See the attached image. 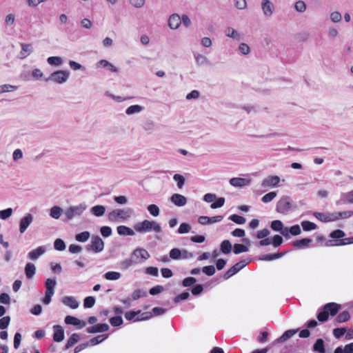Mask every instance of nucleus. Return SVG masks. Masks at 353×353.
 I'll return each mask as SVG.
<instances>
[{
	"mask_svg": "<svg viewBox=\"0 0 353 353\" xmlns=\"http://www.w3.org/2000/svg\"><path fill=\"white\" fill-rule=\"evenodd\" d=\"M281 179L279 176H268L261 182V188L268 189L279 186Z\"/></svg>",
	"mask_w": 353,
	"mask_h": 353,
	"instance_id": "9",
	"label": "nucleus"
},
{
	"mask_svg": "<svg viewBox=\"0 0 353 353\" xmlns=\"http://www.w3.org/2000/svg\"><path fill=\"white\" fill-rule=\"evenodd\" d=\"M36 272V267L32 263H28L25 267V274L28 279H31Z\"/></svg>",
	"mask_w": 353,
	"mask_h": 353,
	"instance_id": "32",
	"label": "nucleus"
},
{
	"mask_svg": "<svg viewBox=\"0 0 353 353\" xmlns=\"http://www.w3.org/2000/svg\"><path fill=\"white\" fill-rule=\"evenodd\" d=\"M117 232L121 236H134V231L125 225H119L117 228Z\"/></svg>",
	"mask_w": 353,
	"mask_h": 353,
	"instance_id": "29",
	"label": "nucleus"
},
{
	"mask_svg": "<svg viewBox=\"0 0 353 353\" xmlns=\"http://www.w3.org/2000/svg\"><path fill=\"white\" fill-rule=\"evenodd\" d=\"M95 303V299L93 296H88L84 299L83 306L85 308L93 307Z\"/></svg>",
	"mask_w": 353,
	"mask_h": 353,
	"instance_id": "59",
	"label": "nucleus"
},
{
	"mask_svg": "<svg viewBox=\"0 0 353 353\" xmlns=\"http://www.w3.org/2000/svg\"><path fill=\"white\" fill-rule=\"evenodd\" d=\"M229 219L234 221L237 224H244L245 223V219L241 216L237 214H233L229 217Z\"/></svg>",
	"mask_w": 353,
	"mask_h": 353,
	"instance_id": "56",
	"label": "nucleus"
},
{
	"mask_svg": "<svg viewBox=\"0 0 353 353\" xmlns=\"http://www.w3.org/2000/svg\"><path fill=\"white\" fill-rule=\"evenodd\" d=\"M65 323L75 326H80L81 327H85L86 324L85 321H81L79 319L69 315L65 316Z\"/></svg>",
	"mask_w": 353,
	"mask_h": 353,
	"instance_id": "27",
	"label": "nucleus"
},
{
	"mask_svg": "<svg viewBox=\"0 0 353 353\" xmlns=\"http://www.w3.org/2000/svg\"><path fill=\"white\" fill-rule=\"evenodd\" d=\"M223 216L218 215L212 217H208L206 216H201L198 219V222L201 225L212 224L216 222H220L223 220Z\"/></svg>",
	"mask_w": 353,
	"mask_h": 353,
	"instance_id": "15",
	"label": "nucleus"
},
{
	"mask_svg": "<svg viewBox=\"0 0 353 353\" xmlns=\"http://www.w3.org/2000/svg\"><path fill=\"white\" fill-rule=\"evenodd\" d=\"M21 50L18 54V58L23 59L29 56L33 52V47L30 43H21Z\"/></svg>",
	"mask_w": 353,
	"mask_h": 353,
	"instance_id": "19",
	"label": "nucleus"
},
{
	"mask_svg": "<svg viewBox=\"0 0 353 353\" xmlns=\"http://www.w3.org/2000/svg\"><path fill=\"white\" fill-rule=\"evenodd\" d=\"M249 263V261L248 260H241V261L234 264L231 268H230L227 272H225L223 275V279L227 280L230 279L231 276L236 274L241 270H242L245 266H246Z\"/></svg>",
	"mask_w": 353,
	"mask_h": 353,
	"instance_id": "8",
	"label": "nucleus"
},
{
	"mask_svg": "<svg viewBox=\"0 0 353 353\" xmlns=\"http://www.w3.org/2000/svg\"><path fill=\"white\" fill-rule=\"evenodd\" d=\"M313 215L319 221L325 223L335 221L336 217V216L334 215V212L321 213L315 212L313 213Z\"/></svg>",
	"mask_w": 353,
	"mask_h": 353,
	"instance_id": "13",
	"label": "nucleus"
},
{
	"mask_svg": "<svg viewBox=\"0 0 353 353\" xmlns=\"http://www.w3.org/2000/svg\"><path fill=\"white\" fill-rule=\"evenodd\" d=\"M133 214L134 210L131 208H117L108 212L107 216L110 222L118 223L129 220Z\"/></svg>",
	"mask_w": 353,
	"mask_h": 353,
	"instance_id": "1",
	"label": "nucleus"
},
{
	"mask_svg": "<svg viewBox=\"0 0 353 353\" xmlns=\"http://www.w3.org/2000/svg\"><path fill=\"white\" fill-rule=\"evenodd\" d=\"M143 128L146 132H152L155 129V123L152 121H148L144 123Z\"/></svg>",
	"mask_w": 353,
	"mask_h": 353,
	"instance_id": "61",
	"label": "nucleus"
},
{
	"mask_svg": "<svg viewBox=\"0 0 353 353\" xmlns=\"http://www.w3.org/2000/svg\"><path fill=\"white\" fill-rule=\"evenodd\" d=\"M224 34L227 37H229L234 41H239L243 39V35L238 30L234 28L228 26L225 28Z\"/></svg>",
	"mask_w": 353,
	"mask_h": 353,
	"instance_id": "14",
	"label": "nucleus"
},
{
	"mask_svg": "<svg viewBox=\"0 0 353 353\" xmlns=\"http://www.w3.org/2000/svg\"><path fill=\"white\" fill-rule=\"evenodd\" d=\"M69 77L70 72L68 70H57L51 73L46 81L63 84L68 81Z\"/></svg>",
	"mask_w": 353,
	"mask_h": 353,
	"instance_id": "5",
	"label": "nucleus"
},
{
	"mask_svg": "<svg viewBox=\"0 0 353 353\" xmlns=\"http://www.w3.org/2000/svg\"><path fill=\"white\" fill-rule=\"evenodd\" d=\"M104 242L99 236L92 237L90 243L86 247L87 250H92L96 253L103 250Z\"/></svg>",
	"mask_w": 353,
	"mask_h": 353,
	"instance_id": "7",
	"label": "nucleus"
},
{
	"mask_svg": "<svg viewBox=\"0 0 353 353\" xmlns=\"http://www.w3.org/2000/svg\"><path fill=\"white\" fill-rule=\"evenodd\" d=\"M173 179L177 182V186L179 188H181L183 186L185 183V179L182 175L179 174H175L173 176Z\"/></svg>",
	"mask_w": 353,
	"mask_h": 353,
	"instance_id": "63",
	"label": "nucleus"
},
{
	"mask_svg": "<svg viewBox=\"0 0 353 353\" xmlns=\"http://www.w3.org/2000/svg\"><path fill=\"white\" fill-rule=\"evenodd\" d=\"M284 255L283 252L276 253V254H265L260 258L261 260L263 261H272L282 257Z\"/></svg>",
	"mask_w": 353,
	"mask_h": 353,
	"instance_id": "42",
	"label": "nucleus"
},
{
	"mask_svg": "<svg viewBox=\"0 0 353 353\" xmlns=\"http://www.w3.org/2000/svg\"><path fill=\"white\" fill-rule=\"evenodd\" d=\"M170 257L174 260L181 259V250L178 248H173L170 252Z\"/></svg>",
	"mask_w": 353,
	"mask_h": 353,
	"instance_id": "52",
	"label": "nucleus"
},
{
	"mask_svg": "<svg viewBox=\"0 0 353 353\" xmlns=\"http://www.w3.org/2000/svg\"><path fill=\"white\" fill-rule=\"evenodd\" d=\"M330 19L333 23H339L342 19V15L339 11H334L330 13Z\"/></svg>",
	"mask_w": 353,
	"mask_h": 353,
	"instance_id": "49",
	"label": "nucleus"
},
{
	"mask_svg": "<svg viewBox=\"0 0 353 353\" xmlns=\"http://www.w3.org/2000/svg\"><path fill=\"white\" fill-rule=\"evenodd\" d=\"M47 62L50 65L59 66L63 64V59L60 57H50L47 59Z\"/></svg>",
	"mask_w": 353,
	"mask_h": 353,
	"instance_id": "38",
	"label": "nucleus"
},
{
	"mask_svg": "<svg viewBox=\"0 0 353 353\" xmlns=\"http://www.w3.org/2000/svg\"><path fill=\"white\" fill-rule=\"evenodd\" d=\"M299 331L298 329L295 330H288L285 331L279 339L278 341L279 343H283L286 341H288L289 339L292 337L297 332Z\"/></svg>",
	"mask_w": 353,
	"mask_h": 353,
	"instance_id": "31",
	"label": "nucleus"
},
{
	"mask_svg": "<svg viewBox=\"0 0 353 353\" xmlns=\"http://www.w3.org/2000/svg\"><path fill=\"white\" fill-rule=\"evenodd\" d=\"M348 203H353V190L348 192L341 193L340 200L336 201L337 205Z\"/></svg>",
	"mask_w": 353,
	"mask_h": 353,
	"instance_id": "16",
	"label": "nucleus"
},
{
	"mask_svg": "<svg viewBox=\"0 0 353 353\" xmlns=\"http://www.w3.org/2000/svg\"><path fill=\"white\" fill-rule=\"evenodd\" d=\"M271 228L276 232H279L286 239H290V236L288 233V228L284 227L281 221H273L271 223Z\"/></svg>",
	"mask_w": 353,
	"mask_h": 353,
	"instance_id": "10",
	"label": "nucleus"
},
{
	"mask_svg": "<svg viewBox=\"0 0 353 353\" xmlns=\"http://www.w3.org/2000/svg\"><path fill=\"white\" fill-rule=\"evenodd\" d=\"M307 8L305 3L302 0L297 1L294 4V9L296 12L303 13Z\"/></svg>",
	"mask_w": 353,
	"mask_h": 353,
	"instance_id": "45",
	"label": "nucleus"
},
{
	"mask_svg": "<svg viewBox=\"0 0 353 353\" xmlns=\"http://www.w3.org/2000/svg\"><path fill=\"white\" fill-rule=\"evenodd\" d=\"M57 282L55 279H47L45 283L46 285V292L45 294L49 295H54V289L56 286Z\"/></svg>",
	"mask_w": 353,
	"mask_h": 353,
	"instance_id": "26",
	"label": "nucleus"
},
{
	"mask_svg": "<svg viewBox=\"0 0 353 353\" xmlns=\"http://www.w3.org/2000/svg\"><path fill=\"white\" fill-rule=\"evenodd\" d=\"M90 236V232L88 231H85L79 234H77L75 236V239L79 242H85L86 241L88 240Z\"/></svg>",
	"mask_w": 353,
	"mask_h": 353,
	"instance_id": "46",
	"label": "nucleus"
},
{
	"mask_svg": "<svg viewBox=\"0 0 353 353\" xmlns=\"http://www.w3.org/2000/svg\"><path fill=\"white\" fill-rule=\"evenodd\" d=\"M249 250L248 248L243 244L236 243L234 245L233 252L235 254H239L242 252H246Z\"/></svg>",
	"mask_w": 353,
	"mask_h": 353,
	"instance_id": "43",
	"label": "nucleus"
},
{
	"mask_svg": "<svg viewBox=\"0 0 353 353\" xmlns=\"http://www.w3.org/2000/svg\"><path fill=\"white\" fill-rule=\"evenodd\" d=\"M301 226L305 231H310L316 228V225L308 221H304L301 223Z\"/></svg>",
	"mask_w": 353,
	"mask_h": 353,
	"instance_id": "48",
	"label": "nucleus"
},
{
	"mask_svg": "<svg viewBox=\"0 0 353 353\" xmlns=\"http://www.w3.org/2000/svg\"><path fill=\"white\" fill-rule=\"evenodd\" d=\"M134 228L139 233H146L154 231L156 233H160L162 231L159 223L154 221L145 219L141 222L137 223Z\"/></svg>",
	"mask_w": 353,
	"mask_h": 353,
	"instance_id": "2",
	"label": "nucleus"
},
{
	"mask_svg": "<svg viewBox=\"0 0 353 353\" xmlns=\"http://www.w3.org/2000/svg\"><path fill=\"white\" fill-rule=\"evenodd\" d=\"M234 7L240 10H245L248 7L246 0H234Z\"/></svg>",
	"mask_w": 353,
	"mask_h": 353,
	"instance_id": "50",
	"label": "nucleus"
},
{
	"mask_svg": "<svg viewBox=\"0 0 353 353\" xmlns=\"http://www.w3.org/2000/svg\"><path fill=\"white\" fill-rule=\"evenodd\" d=\"M150 256L149 252L144 248H137L131 254L132 261L135 263H141Z\"/></svg>",
	"mask_w": 353,
	"mask_h": 353,
	"instance_id": "6",
	"label": "nucleus"
},
{
	"mask_svg": "<svg viewBox=\"0 0 353 353\" xmlns=\"http://www.w3.org/2000/svg\"><path fill=\"white\" fill-rule=\"evenodd\" d=\"M170 201L178 207H182L186 205L187 199L183 195L176 193L172 195Z\"/></svg>",
	"mask_w": 353,
	"mask_h": 353,
	"instance_id": "20",
	"label": "nucleus"
},
{
	"mask_svg": "<svg viewBox=\"0 0 353 353\" xmlns=\"http://www.w3.org/2000/svg\"><path fill=\"white\" fill-rule=\"evenodd\" d=\"M53 340L55 342H61L64 339V332L61 325H55L53 326Z\"/></svg>",
	"mask_w": 353,
	"mask_h": 353,
	"instance_id": "22",
	"label": "nucleus"
},
{
	"mask_svg": "<svg viewBox=\"0 0 353 353\" xmlns=\"http://www.w3.org/2000/svg\"><path fill=\"white\" fill-rule=\"evenodd\" d=\"M334 215L336 216V221L339 219L348 218L353 215V211H345L343 212H334Z\"/></svg>",
	"mask_w": 353,
	"mask_h": 353,
	"instance_id": "58",
	"label": "nucleus"
},
{
	"mask_svg": "<svg viewBox=\"0 0 353 353\" xmlns=\"http://www.w3.org/2000/svg\"><path fill=\"white\" fill-rule=\"evenodd\" d=\"M148 212L151 215L153 216H159L160 213V210L159 207L155 204H150L147 208Z\"/></svg>",
	"mask_w": 353,
	"mask_h": 353,
	"instance_id": "51",
	"label": "nucleus"
},
{
	"mask_svg": "<svg viewBox=\"0 0 353 353\" xmlns=\"http://www.w3.org/2000/svg\"><path fill=\"white\" fill-rule=\"evenodd\" d=\"M80 339V336L78 334L74 333L72 334V336L69 338L65 345V349L68 350L73 346L76 343H77Z\"/></svg>",
	"mask_w": 353,
	"mask_h": 353,
	"instance_id": "37",
	"label": "nucleus"
},
{
	"mask_svg": "<svg viewBox=\"0 0 353 353\" xmlns=\"http://www.w3.org/2000/svg\"><path fill=\"white\" fill-rule=\"evenodd\" d=\"M54 249L59 251H63L65 249V244L61 239H57L54 243Z\"/></svg>",
	"mask_w": 353,
	"mask_h": 353,
	"instance_id": "54",
	"label": "nucleus"
},
{
	"mask_svg": "<svg viewBox=\"0 0 353 353\" xmlns=\"http://www.w3.org/2000/svg\"><path fill=\"white\" fill-rule=\"evenodd\" d=\"M63 212V209L59 206H54L50 209V215L51 217L58 219Z\"/></svg>",
	"mask_w": 353,
	"mask_h": 353,
	"instance_id": "39",
	"label": "nucleus"
},
{
	"mask_svg": "<svg viewBox=\"0 0 353 353\" xmlns=\"http://www.w3.org/2000/svg\"><path fill=\"white\" fill-rule=\"evenodd\" d=\"M295 208V205L289 196H283L276 203V210L281 214H287Z\"/></svg>",
	"mask_w": 353,
	"mask_h": 353,
	"instance_id": "3",
	"label": "nucleus"
},
{
	"mask_svg": "<svg viewBox=\"0 0 353 353\" xmlns=\"http://www.w3.org/2000/svg\"><path fill=\"white\" fill-rule=\"evenodd\" d=\"M232 244L228 240H224L221 243V250L223 254H228L232 250Z\"/></svg>",
	"mask_w": 353,
	"mask_h": 353,
	"instance_id": "40",
	"label": "nucleus"
},
{
	"mask_svg": "<svg viewBox=\"0 0 353 353\" xmlns=\"http://www.w3.org/2000/svg\"><path fill=\"white\" fill-rule=\"evenodd\" d=\"M301 232V228L299 225H294L292 226L290 229L288 228V234L291 236V235L296 236L300 234Z\"/></svg>",
	"mask_w": 353,
	"mask_h": 353,
	"instance_id": "57",
	"label": "nucleus"
},
{
	"mask_svg": "<svg viewBox=\"0 0 353 353\" xmlns=\"http://www.w3.org/2000/svg\"><path fill=\"white\" fill-rule=\"evenodd\" d=\"M274 6L270 0H263L261 1V10L263 14L266 17H271L274 12Z\"/></svg>",
	"mask_w": 353,
	"mask_h": 353,
	"instance_id": "11",
	"label": "nucleus"
},
{
	"mask_svg": "<svg viewBox=\"0 0 353 353\" xmlns=\"http://www.w3.org/2000/svg\"><path fill=\"white\" fill-rule=\"evenodd\" d=\"M107 338H108V334L99 335V336H97L96 337L91 339L88 343H89V345L93 346V345H96L101 343L103 341H104Z\"/></svg>",
	"mask_w": 353,
	"mask_h": 353,
	"instance_id": "44",
	"label": "nucleus"
},
{
	"mask_svg": "<svg viewBox=\"0 0 353 353\" xmlns=\"http://www.w3.org/2000/svg\"><path fill=\"white\" fill-rule=\"evenodd\" d=\"M110 327L107 323H101L87 328L88 333L103 332L109 330Z\"/></svg>",
	"mask_w": 353,
	"mask_h": 353,
	"instance_id": "24",
	"label": "nucleus"
},
{
	"mask_svg": "<svg viewBox=\"0 0 353 353\" xmlns=\"http://www.w3.org/2000/svg\"><path fill=\"white\" fill-rule=\"evenodd\" d=\"M61 301L65 305H66L72 309H77L79 305V303L73 296H64V297H63Z\"/></svg>",
	"mask_w": 353,
	"mask_h": 353,
	"instance_id": "23",
	"label": "nucleus"
},
{
	"mask_svg": "<svg viewBox=\"0 0 353 353\" xmlns=\"http://www.w3.org/2000/svg\"><path fill=\"white\" fill-rule=\"evenodd\" d=\"M340 307V305L337 303H329L324 306V310H327L328 314H330L331 316H334L338 312Z\"/></svg>",
	"mask_w": 353,
	"mask_h": 353,
	"instance_id": "30",
	"label": "nucleus"
},
{
	"mask_svg": "<svg viewBox=\"0 0 353 353\" xmlns=\"http://www.w3.org/2000/svg\"><path fill=\"white\" fill-rule=\"evenodd\" d=\"M193 55H194V58L195 59L196 65L204 66V65H208L210 64V61L205 56H204L201 54H199V53H194Z\"/></svg>",
	"mask_w": 353,
	"mask_h": 353,
	"instance_id": "28",
	"label": "nucleus"
},
{
	"mask_svg": "<svg viewBox=\"0 0 353 353\" xmlns=\"http://www.w3.org/2000/svg\"><path fill=\"white\" fill-rule=\"evenodd\" d=\"M191 230V226L185 223H183L180 225L178 232L179 234H186L188 233Z\"/></svg>",
	"mask_w": 353,
	"mask_h": 353,
	"instance_id": "62",
	"label": "nucleus"
},
{
	"mask_svg": "<svg viewBox=\"0 0 353 353\" xmlns=\"http://www.w3.org/2000/svg\"><path fill=\"white\" fill-rule=\"evenodd\" d=\"M250 179L234 177L230 180V184L234 187L241 188L250 185Z\"/></svg>",
	"mask_w": 353,
	"mask_h": 353,
	"instance_id": "18",
	"label": "nucleus"
},
{
	"mask_svg": "<svg viewBox=\"0 0 353 353\" xmlns=\"http://www.w3.org/2000/svg\"><path fill=\"white\" fill-rule=\"evenodd\" d=\"M181 23V17L178 14H172L168 19V24L171 30H176Z\"/></svg>",
	"mask_w": 353,
	"mask_h": 353,
	"instance_id": "17",
	"label": "nucleus"
},
{
	"mask_svg": "<svg viewBox=\"0 0 353 353\" xmlns=\"http://www.w3.org/2000/svg\"><path fill=\"white\" fill-rule=\"evenodd\" d=\"M33 221L32 214L28 213L23 218L21 219L19 222V232L23 234L26 232L28 226Z\"/></svg>",
	"mask_w": 353,
	"mask_h": 353,
	"instance_id": "12",
	"label": "nucleus"
},
{
	"mask_svg": "<svg viewBox=\"0 0 353 353\" xmlns=\"http://www.w3.org/2000/svg\"><path fill=\"white\" fill-rule=\"evenodd\" d=\"M239 52L243 55H248L250 53V48L245 43H241L238 47Z\"/></svg>",
	"mask_w": 353,
	"mask_h": 353,
	"instance_id": "47",
	"label": "nucleus"
},
{
	"mask_svg": "<svg viewBox=\"0 0 353 353\" xmlns=\"http://www.w3.org/2000/svg\"><path fill=\"white\" fill-rule=\"evenodd\" d=\"M311 242L312 239L308 238L296 240L294 242V246L298 249H302L307 247Z\"/></svg>",
	"mask_w": 353,
	"mask_h": 353,
	"instance_id": "33",
	"label": "nucleus"
},
{
	"mask_svg": "<svg viewBox=\"0 0 353 353\" xmlns=\"http://www.w3.org/2000/svg\"><path fill=\"white\" fill-rule=\"evenodd\" d=\"M143 107L140 105H133L128 107L126 110L125 113L128 115H132L134 114H137L143 111Z\"/></svg>",
	"mask_w": 353,
	"mask_h": 353,
	"instance_id": "35",
	"label": "nucleus"
},
{
	"mask_svg": "<svg viewBox=\"0 0 353 353\" xmlns=\"http://www.w3.org/2000/svg\"><path fill=\"white\" fill-rule=\"evenodd\" d=\"M46 252V248L43 246H39L37 249L30 251L28 253V258L30 260L35 261Z\"/></svg>",
	"mask_w": 353,
	"mask_h": 353,
	"instance_id": "25",
	"label": "nucleus"
},
{
	"mask_svg": "<svg viewBox=\"0 0 353 353\" xmlns=\"http://www.w3.org/2000/svg\"><path fill=\"white\" fill-rule=\"evenodd\" d=\"M97 68H103L106 69L107 70H109L112 72H118L119 70L117 67L113 65L110 62L105 59H101L97 62L96 63Z\"/></svg>",
	"mask_w": 353,
	"mask_h": 353,
	"instance_id": "21",
	"label": "nucleus"
},
{
	"mask_svg": "<svg viewBox=\"0 0 353 353\" xmlns=\"http://www.w3.org/2000/svg\"><path fill=\"white\" fill-rule=\"evenodd\" d=\"M121 274L120 272H113V271L108 272L104 274V277L107 280H110V281L118 280L121 278Z\"/></svg>",
	"mask_w": 353,
	"mask_h": 353,
	"instance_id": "41",
	"label": "nucleus"
},
{
	"mask_svg": "<svg viewBox=\"0 0 353 353\" xmlns=\"http://www.w3.org/2000/svg\"><path fill=\"white\" fill-rule=\"evenodd\" d=\"M349 319H350L349 313L346 311H344V312L340 313L337 316L336 321L339 323H343V322L347 321Z\"/></svg>",
	"mask_w": 353,
	"mask_h": 353,
	"instance_id": "64",
	"label": "nucleus"
},
{
	"mask_svg": "<svg viewBox=\"0 0 353 353\" xmlns=\"http://www.w3.org/2000/svg\"><path fill=\"white\" fill-rule=\"evenodd\" d=\"M13 210L12 208H9L6 210H3L0 211V219L3 220H6L12 216Z\"/></svg>",
	"mask_w": 353,
	"mask_h": 353,
	"instance_id": "55",
	"label": "nucleus"
},
{
	"mask_svg": "<svg viewBox=\"0 0 353 353\" xmlns=\"http://www.w3.org/2000/svg\"><path fill=\"white\" fill-rule=\"evenodd\" d=\"M313 350L319 353H325L324 342L323 339H319L316 340L313 346Z\"/></svg>",
	"mask_w": 353,
	"mask_h": 353,
	"instance_id": "36",
	"label": "nucleus"
},
{
	"mask_svg": "<svg viewBox=\"0 0 353 353\" xmlns=\"http://www.w3.org/2000/svg\"><path fill=\"white\" fill-rule=\"evenodd\" d=\"M276 196V192H270L266 194H265L262 198V202L267 203L272 201Z\"/></svg>",
	"mask_w": 353,
	"mask_h": 353,
	"instance_id": "53",
	"label": "nucleus"
},
{
	"mask_svg": "<svg viewBox=\"0 0 353 353\" xmlns=\"http://www.w3.org/2000/svg\"><path fill=\"white\" fill-rule=\"evenodd\" d=\"M87 205L85 203H80L77 205H72L64 211V216L66 221H70L74 218L80 216L86 210Z\"/></svg>",
	"mask_w": 353,
	"mask_h": 353,
	"instance_id": "4",
	"label": "nucleus"
},
{
	"mask_svg": "<svg viewBox=\"0 0 353 353\" xmlns=\"http://www.w3.org/2000/svg\"><path fill=\"white\" fill-rule=\"evenodd\" d=\"M91 212L96 216H101L105 214V208L101 205H97L90 209Z\"/></svg>",
	"mask_w": 353,
	"mask_h": 353,
	"instance_id": "34",
	"label": "nucleus"
},
{
	"mask_svg": "<svg viewBox=\"0 0 353 353\" xmlns=\"http://www.w3.org/2000/svg\"><path fill=\"white\" fill-rule=\"evenodd\" d=\"M10 317L9 316H3L0 319V329L4 330L8 327L10 324Z\"/></svg>",
	"mask_w": 353,
	"mask_h": 353,
	"instance_id": "60",
	"label": "nucleus"
}]
</instances>
